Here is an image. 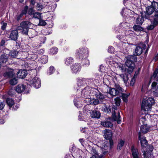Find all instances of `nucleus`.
<instances>
[{"mask_svg":"<svg viewBox=\"0 0 158 158\" xmlns=\"http://www.w3.org/2000/svg\"><path fill=\"white\" fill-rule=\"evenodd\" d=\"M138 16L137 17L135 23H136L138 24L141 25L144 21L143 18L141 16H139L138 15H136Z\"/></svg>","mask_w":158,"mask_h":158,"instance_id":"bb28decb","label":"nucleus"},{"mask_svg":"<svg viewBox=\"0 0 158 158\" xmlns=\"http://www.w3.org/2000/svg\"><path fill=\"white\" fill-rule=\"evenodd\" d=\"M92 93L96 96L97 99H98L99 102L102 104L103 103V101L105 99V96L99 92L98 90L94 88L91 89Z\"/></svg>","mask_w":158,"mask_h":158,"instance_id":"0eeeda50","label":"nucleus"},{"mask_svg":"<svg viewBox=\"0 0 158 158\" xmlns=\"http://www.w3.org/2000/svg\"><path fill=\"white\" fill-rule=\"evenodd\" d=\"M23 15V14L21 13L20 14L18 15H16V19L17 20H19L21 18Z\"/></svg>","mask_w":158,"mask_h":158,"instance_id":"bf43d9fd","label":"nucleus"},{"mask_svg":"<svg viewBox=\"0 0 158 158\" xmlns=\"http://www.w3.org/2000/svg\"><path fill=\"white\" fill-rule=\"evenodd\" d=\"M46 40V38L44 36H42L40 37V40L41 43L40 44H43L45 42Z\"/></svg>","mask_w":158,"mask_h":158,"instance_id":"49530a36","label":"nucleus"},{"mask_svg":"<svg viewBox=\"0 0 158 158\" xmlns=\"http://www.w3.org/2000/svg\"><path fill=\"white\" fill-rule=\"evenodd\" d=\"M8 57L9 56L7 54H4L2 55L0 57L1 63H6L8 61Z\"/></svg>","mask_w":158,"mask_h":158,"instance_id":"5701e85b","label":"nucleus"},{"mask_svg":"<svg viewBox=\"0 0 158 158\" xmlns=\"http://www.w3.org/2000/svg\"><path fill=\"white\" fill-rule=\"evenodd\" d=\"M75 54L77 58L81 60H84L88 56V51L85 47L80 48L76 50Z\"/></svg>","mask_w":158,"mask_h":158,"instance_id":"39448f33","label":"nucleus"},{"mask_svg":"<svg viewBox=\"0 0 158 158\" xmlns=\"http://www.w3.org/2000/svg\"><path fill=\"white\" fill-rule=\"evenodd\" d=\"M157 85V83L156 81H153L152 84L151 86H152V89L153 88H156V86Z\"/></svg>","mask_w":158,"mask_h":158,"instance_id":"4d7b16f0","label":"nucleus"},{"mask_svg":"<svg viewBox=\"0 0 158 158\" xmlns=\"http://www.w3.org/2000/svg\"><path fill=\"white\" fill-rule=\"evenodd\" d=\"M114 105H113L112 108V118L114 121H117L118 124H120L121 123V116L120 113L117 110V106H118L120 105V99L119 97H117L114 99Z\"/></svg>","mask_w":158,"mask_h":158,"instance_id":"f257e3e1","label":"nucleus"},{"mask_svg":"<svg viewBox=\"0 0 158 158\" xmlns=\"http://www.w3.org/2000/svg\"><path fill=\"white\" fill-rule=\"evenodd\" d=\"M28 9V7L26 6L25 7L24 10L22 11L21 13L23 14V15H26L27 13V10Z\"/></svg>","mask_w":158,"mask_h":158,"instance_id":"603ef678","label":"nucleus"},{"mask_svg":"<svg viewBox=\"0 0 158 158\" xmlns=\"http://www.w3.org/2000/svg\"><path fill=\"white\" fill-rule=\"evenodd\" d=\"M89 80L90 81H92V83L94 85L96 84V82L98 81L97 80L95 79H94V81L93 80V79H90Z\"/></svg>","mask_w":158,"mask_h":158,"instance_id":"052dcab7","label":"nucleus"},{"mask_svg":"<svg viewBox=\"0 0 158 158\" xmlns=\"http://www.w3.org/2000/svg\"><path fill=\"white\" fill-rule=\"evenodd\" d=\"M32 24L31 23L28 21H23L20 23V26L17 27V30H21V28H23L29 29Z\"/></svg>","mask_w":158,"mask_h":158,"instance_id":"4468645a","label":"nucleus"},{"mask_svg":"<svg viewBox=\"0 0 158 158\" xmlns=\"http://www.w3.org/2000/svg\"><path fill=\"white\" fill-rule=\"evenodd\" d=\"M26 86L23 84L19 85L16 88L15 90L18 93H20L24 91Z\"/></svg>","mask_w":158,"mask_h":158,"instance_id":"aec40b11","label":"nucleus"},{"mask_svg":"<svg viewBox=\"0 0 158 158\" xmlns=\"http://www.w3.org/2000/svg\"><path fill=\"white\" fill-rule=\"evenodd\" d=\"M84 79L80 78L78 79L77 82V84L78 86H81L83 85L84 83Z\"/></svg>","mask_w":158,"mask_h":158,"instance_id":"e433bc0d","label":"nucleus"},{"mask_svg":"<svg viewBox=\"0 0 158 158\" xmlns=\"http://www.w3.org/2000/svg\"><path fill=\"white\" fill-rule=\"evenodd\" d=\"M14 75V73L12 71H9L5 73L3 76L4 77L7 78H10L12 77Z\"/></svg>","mask_w":158,"mask_h":158,"instance_id":"473e14b6","label":"nucleus"},{"mask_svg":"<svg viewBox=\"0 0 158 158\" xmlns=\"http://www.w3.org/2000/svg\"><path fill=\"white\" fill-rule=\"evenodd\" d=\"M27 74L26 70L23 69L19 70L17 73V77L20 78H24L26 77Z\"/></svg>","mask_w":158,"mask_h":158,"instance_id":"f3484780","label":"nucleus"},{"mask_svg":"<svg viewBox=\"0 0 158 158\" xmlns=\"http://www.w3.org/2000/svg\"><path fill=\"white\" fill-rule=\"evenodd\" d=\"M120 94H122V98L123 101L125 102H127L128 101L127 98L129 95L122 93Z\"/></svg>","mask_w":158,"mask_h":158,"instance_id":"4c0bfd02","label":"nucleus"},{"mask_svg":"<svg viewBox=\"0 0 158 158\" xmlns=\"http://www.w3.org/2000/svg\"><path fill=\"white\" fill-rule=\"evenodd\" d=\"M145 121V116H142L140 117L139 119V123H143Z\"/></svg>","mask_w":158,"mask_h":158,"instance_id":"09e8293b","label":"nucleus"},{"mask_svg":"<svg viewBox=\"0 0 158 158\" xmlns=\"http://www.w3.org/2000/svg\"><path fill=\"white\" fill-rule=\"evenodd\" d=\"M123 91V89L118 84H115L114 88H110L109 93L111 95L115 96L119 95Z\"/></svg>","mask_w":158,"mask_h":158,"instance_id":"423d86ee","label":"nucleus"},{"mask_svg":"<svg viewBox=\"0 0 158 158\" xmlns=\"http://www.w3.org/2000/svg\"><path fill=\"white\" fill-rule=\"evenodd\" d=\"M16 29L15 30L11 31L10 35L9 38L12 40H16L18 37V32Z\"/></svg>","mask_w":158,"mask_h":158,"instance_id":"dca6fc26","label":"nucleus"},{"mask_svg":"<svg viewBox=\"0 0 158 158\" xmlns=\"http://www.w3.org/2000/svg\"><path fill=\"white\" fill-rule=\"evenodd\" d=\"M125 58L127 60L125 64L128 67L127 73L130 74L134 69L135 64L134 62L136 61V57L133 55H128L126 56Z\"/></svg>","mask_w":158,"mask_h":158,"instance_id":"f03ea898","label":"nucleus"},{"mask_svg":"<svg viewBox=\"0 0 158 158\" xmlns=\"http://www.w3.org/2000/svg\"><path fill=\"white\" fill-rule=\"evenodd\" d=\"M46 24V23L45 21L42 20L41 18L39 19V22L38 25L40 26H44Z\"/></svg>","mask_w":158,"mask_h":158,"instance_id":"a18cd8bd","label":"nucleus"},{"mask_svg":"<svg viewBox=\"0 0 158 158\" xmlns=\"http://www.w3.org/2000/svg\"><path fill=\"white\" fill-rule=\"evenodd\" d=\"M113 135L112 131L109 129H106L104 131V138L107 140H109L110 144H111L112 141L111 138Z\"/></svg>","mask_w":158,"mask_h":158,"instance_id":"f8f14e48","label":"nucleus"},{"mask_svg":"<svg viewBox=\"0 0 158 158\" xmlns=\"http://www.w3.org/2000/svg\"><path fill=\"white\" fill-rule=\"evenodd\" d=\"M133 30L136 31H141L143 30V29L140 26L135 25L133 27Z\"/></svg>","mask_w":158,"mask_h":158,"instance_id":"72a5a7b5","label":"nucleus"},{"mask_svg":"<svg viewBox=\"0 0 158 158\" xmlns=\"http://www.w3.org/2000/svg\"><path fill=\"white\" fill-rule=\"evenodd\" d=\"M18 80L16 78L11 79L10 81V83L12 85H14L18 83Z\"/></svg>","mask_w":158,"mask_h":158,"instance_id":"79ce46f5","label":"nucleus"},{"mask_svg":"<svg viewBox=\"0 0 158 158\" xmlns=\"http://www.w3.org/2000/svg\"><path fill=\"white\" fill-rule=\"evenodd\" d=\"M155 103L153 98L150 97L148 99H143L142 103V109L145 111H151L152 106Z\"/></svg>","mask_w":158,"mask_h":158,"instance_id":"20e7f679","label":"nucleus"},{"mask_svg":"<svg viewBox=\"0 0 158 158\" xmlns=\"http://www.w3.org/2000/svg\"><path fill=\"white\" fill-rule=\"evenodd\" d=\"M55 71V69L54 67L53 66H51L50 67L49 70L47 72V74L49 75H50L52 74Z\"/></svg>","mask_w":158,"mask_h":158,"instance_id":"a19ab883","label":"nucleus"},{"mask_svg":"<svg viewBox=\"0 0 158 158\" xmlns=\"http://www.w3.org/2000/svg\"><path fill=\"white\" fill-rule=\"evenodd\" d=\"M89 102L90 104L96 105L99 104H101L98 101V99H97V98H90Z\"/></svg>","mask_w":158,"mask_h":158,"instance_id":"a878e982","label":"nucleus"},{"mask_svg":"<svg viewBox=\"0 0 158 158\" xmlns=\"http://www.w3.org/2000/svg\"><path fill=\"white\" fill-rule=\"evenodd\" d=\"M30 84L32 86L38 89L41 86V81L40 79L37 77H35L32 80L30 81Z\"/></svg>","mask_w":158,"mask_h":158,"instance_id":"1a4fd4ad","label":"nucleus"},{"mask_svg":"<svg viewBox=\"0 0 158 158\" xmlns=\"http://www.w3.org/2000/svg\"><path fill=\"white\" fill-rule=\"evenodd\" d=\"M146 48V45L145 44H141L139 46L136 47L135 52V54L136 56H139L141 55L143 50Z\"/></svg>","mask_w":158,"mask_h":158,"instance_id":"ddd939ff","label":"nucleus"},{"mask_svg":"<svg viewBox=\"0 0 158 158\" xmlns=\"http://www.w3.org/2000/svg\"><path fill=\"white\" fill-rule=\"evenodd\" d=\"M74 61L73 58L71 57H68L65 60V63L68 65L72 63Z\"/></svg>","mask_w":158,"mask_h":158,"instance_id":"2f4dec72","label":"nucleus"},{"mask_svg":"<svg viewBox=\"0 0 158 158\" xmlns=\"http://www.w3.org/2000/svg\"><path fill=\"white\" fill-rule=\"evenodd\" d=\"M6 102L10 107H11L15 103L13 100L10 98H8L6 99Z\"/></svg>","mask_w":158,"mask_h":158,"instance_id":"c85d7f7f","label":"nucleus"},{"mask_svg":"<svg viewBox=\"0 0 158 158\" xmlns=\"http://www.w3.org/2000/svg\"><path fill=\"white\" fill-rule=\"evenodd\" d=\"M139 139L140 140V143L142 147H144L148 144V142L145 137H141L140 132H139L138 133Z\"/></svg>","mask_w":158,"mask_h":158,"instance_id":"6ab92c4d","label":"nucleus"},{"mask_svg":"<svg viewBox=\"0 0 158 158\" xmlns=\"http://www.w3.org/2000/svg\"><path fill=\"white\" fill-rule=\"evenodd\" d=\"M118 67L122 72H124L126 71V68L124 65L120 64L118 65Z\"/></svg>","mask_w":158,"mask_h":158,"instance_id":"37998d69","label":"nucleus"},{"mask_svg":"<svg viewBox=\"0 0 158 158\" xmlns=\"http://www.w3.org/2000/svg\"><path fill=\"white\" fill-rule=\"evenodd\" d=\"M91 116L93 118H99L100 117L101 113L99 111L94 110L92 111Z\"/></svg>","mask_w":158,"mask_h":158,"instance_id":"412c9836","label":"nucleus"},{"mask_svg":"<svg viewBox=\"0 0 158 158\" xmlns=\"http://www.w3.org/2000/svg\"><path fill=\"white\" fill-rule=\"evenodd\" d=\"M124 141L122 139L120 140L118 143L117 149L119 150L121 149L122 147L124 145Z\"/></svg>","mask_w":158,"mask_h":158,"instance_id":"f704fd0d","label":"nucleus"},{"mask_svg":"<svg viewBox=\"0 0 158 158\" xmlns=\"http://www.w3.org/2000/svg\"><path fill=\"white\" fill-rule=\"evenodd\" d=\"M58 51V49L56 47L52 48L50 50V54L51 55H53L56 54Z\"/></svg>","mask_w":158,"mask_h":158,"instance_id":"ea45409f","label":"nucleus"},{"mask_svg":"<svg viewBox=\"0 0 158 158\" xmlns=\"http://www.w3.org/2000/svg\"><path fill=\"white\" fill-rule=\"evenodd\" d=\"M33 17L35 18H37L39 19L41 18V14L38 12L34 13L33 15Z\"/></svg>","mask_w":158,"mask_h":158,"instance_id":"c03bdc74","label":"nucleus"},{"mask_svg":"<svg viewBox=\"0 0 158 158\" xmlns=\"http://www.w3.org/2000/svg\"><path fill=\"white\" fill-rule=\"evenodd\" d=\"M153 19L152 24L148 26L147 27V29L148 30H152L155 27L158 25V14L155 13L154 17H153Z\"/></svg>","mask_w":158,"mask_h":158,"instance_id":"9d476101","label":"nucleus"},{"mask_svg":"<svg viewBox=\"0 0 158 158\" xmlns=\"http://www.w3.org/2000/svg\"><path fill=\"white\" fill-rule=\"evenodd\" d=\"M149 130V128L147 124H143L140 128V133L141 132L145 133L147 132Z\"/></svg>","mask_w":158,"mask_h":158,"instance_id":"b1692460","label":"nucleus"},{"mask_svg":"<svg viewBox=\"0 0 158 158\" xmlns=\"http://www.w3.org/2000/svg\"><path fill=\"white\" fill-rule=\"evenodd\" d=\"M83 60L85 61V62H84V63H85V65H89V60L87 59V58L84 59Z\"/></svg>","mask_w":158,"mask_h":158,"instance_id":"13d9d810","label":"nucleus"},{"mask_svg":"<svg viewBox=\"0 0 158 158\" xmlns=\"http://www.w3.org/2000/svg\"><path fill=\"white\" fill-rule=\"evenodd\" d=\"M34 10L32 8H29L28 11V14L29 15H33L34 13Z\"/></svg>","mask_w":158,"mask_h":158,"instance_id":"8fccbe9b","label":"nucleus"},{"mask_svg":"<svg viewBox=\"0 0 158 158\" xmlns=\"http://www.w3.org/2000/svg\"><path fill=\"white\" fill-rule=\"evenodd\" d=\"M48 58L47 56L44 55L42 56L39 60L40 62L42 64L46 63L48 60Z\"/></svg>","mask_w":158,"mask_h":158,"instance_id":"cd10ccee","label":"nucleus"},{"mask_svg":"<svg viewBox=\"0 0 158 158\" xmlns=\"http://www.w3.org/2000/svg\"><path fill=\"white\" fill-rule=\"evenodd\" d=\"M157 2L153 1L151 3L150 6H148L146 7V11L144 12V18L146 19H149L150 18V15L153 12V17H154L155 14L156 12V8H157Z\"/></svg>","mask_w":158,"mask_h":158,"instance_id":"7ed1b4c3","label":"nucleus"},{"mask_svg":"<svg viewBox=\"0 0 158 158\" xmlns=\"http://www.w3.org/2000/svg\"><path fill=\"white\" fill-rule=\"evenodd\" d=\"M81 68V65L80 64L75 63L71 66V69L73 73H77L80 71Z\"/></svg>","mask_w":158,"mask_h":158,"instance_id":"2eb2a0df","label":"nucleus"},{"mask_svg":"<svg viewBox=\"0 0 158 158\" xmlns=\"http://www.w3.org/2000/svg\"><path fill=\"white\" fill-rule=\"evenodd\" d=\"M5 105V102H0V110L3 109Z\"/></svg>","mask_w":158,"mask_h":158,"instance_id":"5fc2aeb1","label":"nucleus"},{"mask_svg":"<svg viewBox=\"0 0 158 158\" xmlns=\"http://www.w3.org/2000/svg\"><path fill=\"white\" fill-rule=\"evenodd\" d=\"M21 52H19L16 50H13L11 51L10 53V56L12 57H16L18 54H21Z\"/></svg>","mask_w":158,"mask_h":158,"instance_id":"7c9ffc66","label":"nucleus"},{"mask_svg":"<svg viewBox=\"0 0 158 158\" xmlns=\"http://www.w3.org/2000/svg\"><path fill=\"white\" fill-rule=\"evenodd\" d=\"M36 8L38 10H41L43 8V6L40 3H38L36 6Z\"/></svg>","mask_w":158,"mask_h":158,"instance_id":"de8ad7c7","label":"nucleus"},{"mask_svg":"<svg viewBox=\"0 0 158 158\" xmlns=\"http://www.w3.org/2000/svg\"><path fill=\"white\" fill-rule=\"evenodd\" d=\"M151 91L152 94L156 97H158V88L151 89Z\"/></svg>","mask_w":158,"mask_h":158,"instance_id":"58836bf2","label":"nucleus"},{"mask_svg":"<svg viewBox=\"0 0 158 158\" xmlns=\"http://www.w3.org/2000/svg\"><path fill=\"white\" fill-rule=\"evenodd\" d=\"M135 78L133 77L131 80V81H130V85L131 86H133L134 84V83L135 81Z\"/></svg>","mask_w":158,"mask_h":158,"instance_id":"6e6d98bb","label":"nucleus"},{"mask_svg":"<svg viewBox=\"0 0 158 158\" xmlns=\"http://www.w3.org/2000/svg\"><path fill=\"white\" fill-rule=\"evenodd\" d=\"M5 40H2L0 42V45L1 46H3L5 44Z\"/></svg>","mask_w":158,"mask_h":158,"instance_id":"69168bd1","label":"nucleus"},{"mask_svg":"<svg viewBox=\"0 0 158 158\" xmlns=\"http://www.w3.org/2000/svg\"><path fill=\"white\" fill-rule=\"evenodd\" d=\"M101 125L106 127H113V124L110 121H105L101 122Z\"/></svg>","mask_w":158,"mask_h":158,"instance_id":"4be33fe9","label":"nucleus"},{"mask_svg":"<svg viewBox=\"0 0 158 158\" xmlns=\"http://www.w3.org/2000/svg\"><path fill=\"white\" fill-rule=\"evenodd\" d=\"M149 151L151 152L153 151V147L152 146H150L149 147Z\"/></svg>","mask_w":158,"mask_h":158,"instance_id":"774afa93","label":"nucleus"},{"mask_svg":"<svg viewBox=\"0 0 158 158\" xmlns=\"http://www.w3.org/2000/svg\"><path fill=\"white\" fill-rule=\"evenodd\" d=\"M21 30H18L20 31V32L24 35H28L29 29L25 28H21Z\"/></svg>","mask_w":158,"mask_h":158,"instance_id":"c9c22d12","label":"nucleus"},{"mask_svg":"<svg viewBox=\"0 0 158 158\" xmlns=\"http://www.w3.org/2000/svg\"><path fill=\"white\" fill-rule=\"evenodd\" d=\"M108 51L109 53H112L114 51V48L111 46H109L108 48Z\"/></svg>","mask_w":158,"mask_h":158,"instance_id":"864d4df0","label":"nucleus"},{"mask_svg":"<svg viewBox=\"0 0 158 158\" xmlns=\"http://www.w3.org/2000/svg\"><path fill=\"white\" fill-rule=\"evenodd\" d=\"M118 75L124 81V82L125 83H127L128 79V77L127 74H122Z\"/></svg>","mask_w":158,"mask_h":158,"instance_id":"c756f323","label":"nucleus"},{"mask_svg":"<svg viewBox=\"0 0 158 158\" xmlns=\"http://www.w3.org/2000/svg\"><path fill=\"white\" fill-rule=\"evenodd\" d=\"M131 150L133 158H140V154L138 149L135 147L134 145H133L131 146Z\"/></svg>","mask_w":158,"mask_h":158,"instance_id":"9b49d317","label":"nucleus"},{"mask_svg":"<svg viewBox=\"0 0 158 158\" xmlns=\"http://www.w3.org/2000/svg\"><path fill=\"white\" fill-rule=\"evenodd\" d=\"M4 123V119L2 117H0V124H2Z\"/></svg>","mask_w":158,"mask_h":158,"instance_id":"338daca9","label":"nucleus"},{"mask_svg":"<svg viewBox=\"0 0 158 158\" xmlns=\"http://www.w3.org/2000/svg\"><path fill=\"white\" fill-rule=\"evenodd\" d=\"M91 88L87 86L82 89L81 92V96L82 97L85 98H89L90 97L89 94L92 91Z\"/></svg>","mask_w":158,"mask_h":158,"instance_id":"6e6552de","label":"nucleus"},{"mask_svg":"<svg viewBox=\"0 0 158 158\" xmlns=\"http://www.w3.org/2000/svg\"><path fill=\"white\" fill-rule=\"evenodd\" d=\"M90 153L93 155L92 157L90 158H98V154L96 150L93 148H91Z\"/></svg>","mask_w":158,"mask_h":158,"instance_id":"393cba45","label":"nucleus"},{"mask_svg":"<svg viewBox=\"0 0 158 158\" xmlns=\"http://www.w3.org/2000/svg\"><path fill=\"white\" fill-rule=\"evenodd\" d=\"M139 69L137 71L135 72L134 74V76L133 77H134L135 78L137 77V75L139 73Z\"/></svg>","mask_w":158,"mask_h":158,"instance_id":"e2e57ef3","label":"nucleus"},{"mask_svg":"<svg viewBox=\"0 0 158 158\" xmlns=\"http://www.w3.org/2000/svg\"><path fill=\"white\" fill-rule=\"evenodd\" d=\"M6 25H7V24L6 23H4L3 24V25L2 26V27H1V29H2V30H5V29L6 28Z\"/></svg>","mask_w":158,"mask_h":158,"instance_id":"0e129e2a","label":"nucleus"},{"mask_svg":"<svg viewBox=\"0 0 158 158\" xmlns=\"http://www.w3.org/2000/svg\"><path fill=\"white\" fill-rule=\"evenodd\" d=\"M35 0H31L30 2V4L32 6H34L35 3Z\"/></svg>","mask_w":158,"mask_h":158,"instance_id":"680f3d73","label":"nucleus"},{"mask_svg":"<svg viewBox=\"0 0 158 158\" xmlns=\"http://www.w3.org/2000/svg\"><path fill=\"white\" fill-rule=\"evenodd\" d=\"M105 112L109 113L111 112L109 106H105V108L104 109Z\"/></svg>","mask_w":158,"mask_h":158,"instance_id":"3c124183","label":"nucleus"},{"mask_svg":"<svg viewBox=\"0 0 158 158\" xmlns=\"http://www.w3.org/2000/svg\"><path fill=\"white\" fill-rule=\"evenodd\" d=\"M158 69L156 68L153 72V74L151 76L150 78L149 84H150L151 81H155L158 82Z\"/></svg>","mask_w":158,"mask_h":158,"instance_id":"a211bd4d","label":"nucleus"}]
</instances>
